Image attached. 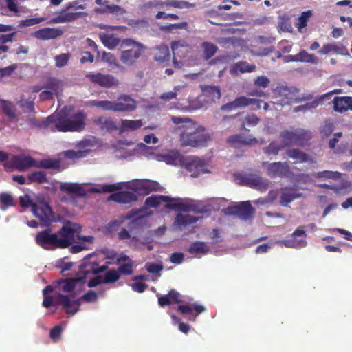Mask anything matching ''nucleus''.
Listing matches in <instances>:
<instances>
[{
	"label": "nucleus",
	"mask_w": 352,
	"mask_h": 352,
	"mask_svg": "<svg viewBox=\"0 0 352 352\" xmlns=\"http://www.w3.org/2000/svg\"><path fill=\"white\" fill-rule=\"evenodd\" d=\"M87 114L83 111L67 115L63 112L48 116L45 120L38 122L40 128H50L51 131L60 132H80L85 128Z\"/></svg>",
	"instance_id": "1"
},
{
	"label": "nucleus",
	"mask_w": 352,
	"mask_h": 352,
	"mask_svg": "<svg viewBox=\"0 0 352 352\" xmlns=\"http://www.w3.org/2000/svg\"><path fill=\"white\" fill-rule=\"evenodd\" d=\"M109 264H111V261H107V264L103 265H99L96 262H84L80 265L76 277L62 280L59 285L64 292L70 293L74 291L78 282L85 281L90 275L105 272Z\"/></svg>",
	"instance_id": "2"
},
{
	"label": "nucleus",
	"mask_w": 352,
	"mask_h": 352,
	"mask_svg": "<svg viewBox=\"0 0 352 352\" xmlns=\"http://www.w3.org/2000/svg\"><path fill=\"white\" fill-rule=\"evenodd\" d=\"M89 104L104 111L114 112H131L137 108L135 100L125 94L120 95L115 101L94 100L89 101Z\"/></svg>",
	"instance_id": "3"
},
{
	"label": "nucleus",
	"mask_w": 352,
	"mask_h": 352,
	"mask_svg": "<svg viewBox=\"0 0 352 352\" xmlns=\"http://www.w3.org/2000/svg\"><path fill=\"white\" fill-rule=\"evenodd\" d=\"M182 128L179 138L182 146H204L210 140L209 135L203 133L204 129L199 130L194 122L182 126Z\"/></svg>",
	"instance_id": "4"
},
{
	"label": "nucleus",
	"mask_w": 352,
	"mask_h": 352,
	"mask_svg": "<svg viewBox=\"0 0 352 352\" xmlns=\"http://www.w3.org/2000/svg\"><path fill=\"white\" fill-rule=\"evenodd\" d=\"M42 305L46 308L51 306L60 305L67 314L73 316L79 311L81 302L80 299L72 300L69 296L57 293L55 297L45 298Z\"/></svg>",
	"instance_id": "5"
},
{
	"label": "nucleus",
	"mask_w": 352,
	"mask_h": 352,
	"mask_svg": "<svg viewBox=\"0 0 352 352\" xmlns=\"http://www.w3.org/2000/svg\"><path fill=\"white\" fill-rule=\"evenodd\" d=\"M121 47V62L126 65H132L140 56L144 46L140 43L127 38L122 41Z\"/></svg>",
	"instance_id": "6"
},
{
	"label": "nucleus",
	"mask_w": 352,
	"mask_h": 352,
	"mask_svg": "<svg viewBox=\"0 0 352 352\" xmlns=\"http://www.w3.org/2000/svg\"><path fill=\"white\" fill-rule=\"evenodd\" d=\"M32 212L35 217L39 219L43 227H47L52 222H56L59 219L56 217L49 203L44 199L36 200L32 205Z\"/></svg>",
	"instance_id": "7"
},
{
	"label": "nucleus",
	"mask_w": 352,
	"mask_h": 352,
	"mask_svg": "<svg viewBox=\"0 0 352 352\" xmlns=\"http://www.w3.org/2000/svg\"><path fill=\"white\" fill-rule=\"evenodd\" d=\"M280 138L285 146L293 145L304 146L311 140V133L303 129H297L294 131L285 130L280 132Z\"/></svg>",
	"instance_id": "8"
},
{
	"label": "nucleus",
	"mask_w": 352,
	"mask_h": 352,
	"mask_svg": "<svg viewBox=\"0 0 352 352\" xmlns=\"http://www.w3.org/2000/svg\"><path fill=\"white\" fill-rule=\"evenodd\" d=\"M70 9H85V6L80 3L78 1H74L72 2L68 3L65 6V10H61L58 14L52 18L50 23H64L68 22H72L78 19L82 16H86L87 14L85 12H67V10Z\"/></svg>",
	"instance_id": "9"
},
{
	"label": "nucleus",
	"mask_w": 352,
	"mask_h": 352,
	"mask_svg": "<svg viewBox=\"0 0 352 352\" xmlns=\"http://www.w3.org/2000/svg\"><path fill=\"white\" fill-rule=\"evenodd\" d=\"M279 102L282 105L307 101L313 98L312 94H307L302 97L298 96V89L294 87L280 86L277 87Z\"/></svg>",
	"instance_id": "10"
},
{
	"label": "nucleus",
	"mask_w": 352,
	"mask_h": 352,
	"mask_svg": "<svg viewBox=\"0 0 352 352\" xmlns=\"http://www.w3.org/2000/svg\"><path fill=\"white\" fill-rule=\"evenodd\" d=\"M36 243L46 250H54L60 248L58 234L52 232L51 228H47L38 232L35 236Z\"/></svg>",
	"instance_id": "11"
},
{
	"label": "nucleus",
	"mask_w": 352,
	"mask_h": 352,
	"mask_svg": "<svg viewBox=\"0 0 352 352\" xmlns=\"http://www.w3.org/2000/svg\"><path fill=\"white\" fill-rule=\"evenodd\" d=\"M180 161L182 166L190 173L192 177H197L201 174L208 172L206 163L197 157H184Z\"/></svg>",
	"instance_id": "12"
},
{
	"label": "nucleus",
	"mask_w": 352,
	"mask_h": 352,
	"mask_svg": "<svg viewBox=\"0 0 352 352\" xmlns=\"http://www.w3.org/2000/svg\"><path fill=\"white\" fill-rule=\"evenodd\" d=\"M80 228L79 225L70 221H67V223L63 226L57 233L58 234L60 248H68L72 244L75 234Z\"/></svg>",
	"instance_id": "13"
},
{
	"label": "nucleus",
	"mask_w": 352,
	"mask_h": 352,
	"mask_svg": "<svg viewBox=\"0 0 352 352\" xmlns=\"http://www.w3.org/2000/svg\"><path fill=\"white\" fill-rule=\"evenodd\" d=\"M254 211L250 201H242L237 205L228 206L223 210L226 214L235 215L243 220L252 218Z\"/></svg>",
	"instance_id": "14"
},
{
	"label": "nucleus",
	"mask_w": 352,
	"mask_h": 352,
	"mask_svg": "<svg viewBox=\"0 0 352 352\" xmlns=\"http://www.w3.org/2000/svg\"><path fill=\"white\" fill-rule=\"evenodd\" d=\"M267 173L271 178L277 177L292 178L294 175L289 164L281 162L270 163L267 168Z\"/></svg>",
	"instance_id": "15"
},
{
	"label": "nucleus",
	"mask_w": 352,
	"mask_h": 352,
	"mask_svg": "<svg viewBox=\"0 0 352 352\" xmlns=\"http://www.w3.org/2000/svg\"><path fill=\"white\" fill-rule=\"evenodd\" d=\"M303 228L304 226H299L296 228L289 237L283 241L284 245L287 248H301L307 246V234Z\"/></svg>",
	"instance_id": "16"
},
{
	"label": "nucleus",
	"mask_w": 352,
	"mask_h": 352,
	"mask_svg": "<svg viewBox=\"0 0 352 352\" xmlns=\"http://www.w3.org/2000/svg\"><path fill=\"white\" fill-rule=\"evenodd\" d=\"M85 76L92 83L102 87L109 88L117 86L119 84L118 80L109 74H104L100 72L89 73Z\"/></svg>",
	"instance_id": "17"
},
{
	"label": "nucleus",
	"mask_w": 352,
	"mask_h": 352,
	"mask_svg": "<svg viewBox=\"0 0 352 352\" xmlns=\"http://www.w3.org/2000/svg\"><path fill=\"white\" fill-rule=\"evenodd\" d=\"M242 184L251 188L264 192L270 187V182L256 174L245 175L242 177Z\"/></svg>",
	"instance_id": "18"
},
{
	"label": "nucleus",
	"mask_w": 352,
	"mask_h": 352,
	"mask_svg": "<svg viewBox=\"0 0 352 352\" xmlns=\"http://www.w3.org/2000/svg\"><path fill=\"white\" fill-rule=\"evenodd\" d=\"M64 31L60 28H43L33 34L34 36L39 40L55 39L60 37Z\"/></svg>",
	"instance_id": "19"
},
{
	"label": "nucleus",
	"mask_w": 352,
	"mask_h": 352,
	"mask_svg": "<svg viewBox=\"0 0 352 352\" xmlns=\"http://www.w3.org/2000/svg\"><path fill=\"white\" fill-rule=\"evenodd\" d=\"M35 166V160L30 156L23 155H14L12 158L11 167L19 171H24L30 167Z\"/></svg>",
	"instance_id": "20"
},
{
	"label": "nucleus",
	"mask_w": 352,
	"mask_h": 352,
	"mask_svg": "<svg viewBox=\"0 0 352 352\" xmlns=\"http://www.w3.org/2000/svg\"><path fill=\"white\" fill-rule=\"evenodd\" d=\"M108 199L119 204H127L137 201L138 196L134 192L123 190L111 194Z\"/></svg>",
	"instance_id": "21"
},
{
	"label": "nucleus",
	"mask_w": 352,
	"mask_h": 352,
	"mask_svg": "<svg viewBox=\"0 0 352 352\" xmlns=\"http://www.w3.org/2000/svg\"><path fill=\"white\" fill-rule=\"evenodd\" d=\"M93 124L98 126L100 130L104 133H111L117 130L116 123L108 116H100L93 120Z\"/></svg>",
	"instance_id": "22"
},
{
	"label": "nucleus",
	"mask_w": 352,
	"mask_h": 352,
	"mask_svg": "<svg viewBox=\"0 0 352 352\" xmlns=\"http://www.w3.org/2000/svg\"><path fill=\"white\" fill-rule=\"evenodd\" d=\"M60 190L74 195L78 197H84L87 195L86 190L82 187V184L78 183H61L60 185Z\"/></svg>",
	"instance_id": "23"
},
{
	"label": "nucleus",
	"mask_w": 352,
	"mask_h": 352,
	"mask_svg": "<svg viewBox=\"0 0 352 352\" xmlns=\"http://www.w3.org/2000/svg\"><path fill=\"white\" fill-rule=\"evenodd\" d=\"M60 190L74 195L78 197H84L87 195L86 190L82 187V184L78 183H61L60 185Z\"/></svg>",
	"instance_id": "24"
},
{
	"label": "nucleus",
	"mask_w": 352,
	"mask_h": 352,
	"mask_svg": "<svg viewBox=\"0 0 352 352\" xmlns=\"http://www.w3.org/2000/svg\"><path fill=\"white\" fill-rule=\"evenodd\" d=\"M333 110L340 113L352 110V97L336 96L333 100Z\"/></svg>",
	"instance_id": "25"
},
{
	"label": "nucleus",
	"mask_w": 352,
	"mask_h": 352,
	"mask_svg": "<svg viewBox=\"0 0 352 352\" xmlns=\"http://www.w3.org/2000/svg\"><path fill=\"white\" fill-rule=\"evenodd\" d=\"M228 142L232 145L241 144V145H255L258 143V140L249 135H245L243 134H236L231 135L228 139Z\"/></svg>",
	"instance_id": "26"
},
{
	"label": "nucleus",
	"mask_w": 352,
	"mask_h": 352,
	"mask_svg": "<svg viewBox=\"0 0 352 352\" xmlns=\"http://www.w3.org/2000/svg\"><path fill=\"white\" fill-rule=\"evenodd\" d=\"M320 55H327L329 53L335 54L345 55L347 54V49L343 45L336 43H329L323 45L318 51Z\"/></svg>",
	"instance_id": "27"
},
{
	"label": "nucleus",
	"mask_w": 352,
	"mask_h": 352,
	"mask_svg": "<svg viewBox=\"0 0 352 352\" xmlns=\"http://www.w3.org/2000/svg\"><path fill=\"white\" fill-rule=\"evenodd\" d=\"M201 88L203 96L208 98V102H214L221 98V90L218 86L201 85Z\"/></svg>",
	"instance_id": "28"
},
{
	"label": "nucleus",
	"mask_w": 352,
	"mask_h": 352,
	"mask_svg": "<svg viewBox=\"0 0 352 352\" xmlns=\"http://www.w3.org/2000/svg\"><path fill=\"white\" fill-rule=\"evenodd\" d=\"M209 251V246L204 241H195L192 243L188 248V252L190 254L199 258L202 255L208 254Z\"/></svg>",
	"instance_id": "29"
},
{
	"label": "nucleus",
	"mask_w": 352,
	"mask_h": 352,
	"mask_svg": "<svg viewBox=\"0 0 352 352\" xmlns=\"http://www.w3.org/2000/svg\"><path fill=\"white\" fill-rule=\"evenodd\" d=\"M286 154L289 158L294 160V164H302L309 161L314 162V160L310 159L307 153L298 148L288 149Z\"/></svg>",
	"instance_id": "30"
},
{
	"label": "nucleus",
	"mask_w": 352,
	"mask_h": 352,
	"mask_svg": "<svg viewBox=\"0 0 352 352\" xmlns=\"http://www.w3.org/2000/svg\"><path fill=\"white\" fill-rule=\"evenodd\" d=\"M302 197V193L296 192L292 188L286 187L283 189V192L280 196V204L287 206L289 203L293 201L294 199Z\"/></svg>",
	"instance_id": "31"
},
{
	"label": "nucleus",
	"mask_w": 352,
	"mask_h": 352,
	"mask_svg": "<svg viewBox=\"0 0 352 352\" xmlns=\"http://www.w3.org/2000/svg\"><path fill=\"white\" fill-rule=\"evenodd\" d=\"M174 200H176V199H173L168 196L152 195L146 199L145 204L151 208H157L162 202L169 204V202Z\"/></svg>",
	"instance_id": "32"
},
{
	"label": "nucleus",
	"mask_w": 352,
	"mask_h": 352,
	"mask_svg": "<svg viewBox=\"0 0 352 352\" xmlns=\"http://www.w3.org/2000/svg\"><path fill=\"white\" fill-rule=\"evenodd\" d=\"M235 107L236 108H243L250 105H256V109H261V102L262 100L249 98L246 96H242L236 98L234 100Z\"/></svg>",
	"instance_id": "33"
},
{
	"label": "nucleus",
	"mask_w": 352,
	"mask_h": 352,
	"mask_svg": "<svg viewBox=\"0 0 352 352\" xmlns=\"http://www.w3.org/2000/svg\"><path fill=\"white\" fill-rule=\"evenodd\" d=\"M100 39L103 45L109 49H114L120 44V38L115 34L101 33L99 35Z\"/></svg>",
	"instance_id": "34"
},
{
	"label": "nucleus",
	"mask_w": 352,
	"mask_h": 352,
	"mask_svg": "<svg viewBox=\"0 0 352 352\" xmlns=\"http://www.w3.org/2000/svg\"><path fill=\"white\" fill-rule=\"evenodd\" d=\"M196 311L197 314H200L205 311V307L201 305L193 304L190 305H179L177 307V311L182 315L190 314L192 311Z\"/></svg>",
	"instance_id": "35"
},
{
	"label": "nucleus",
	"mask_w": 352,
	"mask_h": 352,
	"mask_svg": "<svg viewBox=\"0 0 352 352\" xmlns=\"http://www.w3.org/2000/svg\"><path fill=\"white\" fill-rule=\"evenodd\" d=\"M170 51L169 48L166 45H161L156 47V52L155 53V60L164 63L168 61L170 59Z\"/></svg>",
	"instance_id": "36"
},
{
	"label": "nucleus",
	"mask_w": 352,
	"mask_h": 352,
	"mask_svg": "<svg viewBox=\"0 0 352 352\" xmlns=\"http://www.w3.org/2000/svg\"><path fill=\"white\" fill-rule=\"evenodd\" d=\"M143 124L141 120H122L120 131L122 132L135 131L142 126Z\"/></svg>",
	"instance_id": "37"
},
{
	"label": "nucleus",
	"mask_w": 352,
	"mask_h": 352,
	"mask_svg": "<svg viewBox=\"0 0 352 352\" xmlns=\"http://www.w3.org/2000/svg\"><path fill=\"white\" fill-rule=\"evenodd\" d=\"M48 182L47 175L43 171H34L28 176L27 184L32 183L43 184Z\"/></svg>",
	"instance_id": "38"
},
{
	"label": "nucleus",
	"mask_w": 352,
	"mask_h": 352,
	"mask_svg": "<svg viewBox=\"0 0 352 352\" xmlns=\"http://www.w3.org/2000/svg\"><path fill=\"white\" fill-rule=\"evenodd\" d=\"M38 168L45 169H56L58 171L60 170V159H44L41 160L39 162Z\"/></svg>",
	"instance_id": "39"
},
{
	"label": "nucleus",
	"mask_w": 352,
	"mask_h": 352,
	"mask_svg": "<svg viewBox=\"0 0 352 352\" xmlns=\"http://www.w3.org/2000/svg\"><path fill=\"white\" fill-rule=\"evenodd\" d=\"M198 218L190 214H177L175 217V223L179 226H186L196 223Z\"/></svg>",
	"instance_id": "40"
},
{
	"label": "nucleus",
	"mask_w": 352,
	"mask_h": 352,
	"mask_svg": "<svg viewBox=\"0 0 352 352\" xmlns=\"http://www.w3.org/2000/svg\"><path fill=\"white\" fill-rule=\"evenodd\" d=\"M298 62L318 64L319 58L314 54H309L305 50H301L298 54Z\"/></svg>",
	"instance_id": "41"
},
{
	"label": "nucleus",
	"mask_w": 352,
	"mask_h": 352,
	"mask_svg": "<svg viewBox=\"0 0 352 352\" xmlns=\"http://www.w3.org/2000/svg\"><path fill=\"white\" fill-rule=\"evenodd\" d=\"M256 65L253 64H249L245 61H239L235 63L232 67V70L235 73H245V72H252L255 70Z\"/></svg>",
	"instance_id": "42"
},
{
	"label": "nucleus",
	"mask_w": 352,
	"mask_h": 352,
	"mask_svg": "<svg viewBox=\"0 0 352 352\" xmlns=\"http://www.w3.org/2000/svg\"><path fill=\"white\" fill-rule=\"evenodd\" d=\"M122 183L103 184L99 188H93L92 192L98 193L113 192L122 188Z\"/></svg>",
	"instance_id": "43"
},
{
	"label": "nucleus",
	"mask_w": 352,
	"mask_h": 352,
	"mask_svg": "<svg viewBox=\"0 0 352 352\" xmlns=\"http://www.w3.org/2000/svg\"><path fill=\"white\" fill-rule=\"evenodd\" d=\"M201 47L204 50V56L205 60L211 58L217 52L218 47L211 42H203Z\"/></svg>",
	"instance_id": "44"
},
{
	"label": "nucleus",
	"mask_w": 352,
	"mask_h": 352,
	"mask_svg": "<svg viewBox=\"0 0 352 352\" xmlns=\"http://www.w3.org/2000/svg\"><path fill=\"white\" fill-rule=\"evenodd\" d=\"M146 223V219L144 217H138L131 220L127 225V228L130 232L134 230H141Z\"/></svg>",
	"instance_id": "45"
},
{
	"label": "nucleus",
	"mask_w": 352,
	"mask_h": 352,
	"mask_svg": "<svg viewBox=\"0 0 352 352\" xmlns=\"http://www.w3.org/2000/svg\"><path fill=\"white\" fill-rule=\"evenodd\" d=\"M3 112L10 118L16 117V109L13 104L10 102L0 100Z\"/></svg>",
	"instance_id": "46"
},
{
	"label": "nucleus",
	"mask_w": 352,
	"mask_h": 352,
	"mask_svg": "<svg viewBox=\"0 0 352 352\" xmlns=\"http://www.w3.org/2000/svg\"><path fill=\"white\" fill-rule=\"evenodd\" d=\"M120 274L118 270H111L102 276L103 283H113L120 279Z\"/></svg>",
	"instance_id": "47"
},
{
	"label": "nucleus",
	"mask_w": 352,
	"mask_h": 352,
	"mask_svg": "<svg viewBox=\"0 0 352 352\" xmlns=\"http://www.w3.org/2000/svg\"><path fill=\"white\" fill-rule=\"evenodd\" d=\"M14 206L12 196L8 192L0 193V208L6 209L8 207Z\"/></svg>",
	"instance_id": "48"
},
{
	"label": "nucleus",
	"mask_w": 352,
	"mask_h": 352,
	"mask_svg": "<svg viewBox=\"0 0 352 352\" xmlns=\"http://www.w3.org/2000/svg\"><path fill=\"white\" fill-rule=\"evenodd\" d=\"M168 209H175L183 212H189L193 210V206L190 204L184 203H170L166 205Z\"/></svg>",
	"instance_id": "49"
},
{
	"label": "nucleus",
	"mask_w": 352,
	"mask_h": 352,
	"mask_svg": "<svg viewBox=\"0 0 352 352\" xmlns=\"http://www.w3.org/2000/svg\"><path fill=\"white\" fill-rule=\"evenodd\" d=\"M188 23L186 21H183L178 23L170 24L168 25L162 27V30L168 32H172L177 30H186L188 28Z\"/></svg>",
	"instance_id": "50"
},
{
	"label": "nucleus",
	"mask_w": 352,
	"mask_h": 352,
	"mask_svg": "<svg viewBox=\"0 0 352 352\" xmlns=\"http://www.w3.org/2000/svg\"><path fill=\"white\" fill-rule=\"evenodd\" d=\"M260 122V118L255 114H250L245 116L243 122V129H244L246 131H250L249 129L244 127L245 124H247L249 126H256Z\"/></svg>",
	"instance_id": "51"
},
{
	"label": "nucleus",
	"mask_w": 352,
	"mask_h": 352,
	"mask_svg": "<svg viewBox=\"0 0 352 352\" xmlns=\"http://www.w3.org/2000/svg\"><path fill=\"white\" fill-rule=\"evenodd\" d=\"M311 15L312 12L311 10L305 11L301 13L298 22V28L300 31L307 25L308 20Z\"/></svg>",
	"instance_id": "52"
},
{
	"label": "nucleus",
	"mask_w": 352,
	"mask_h": 352,
	"mask_svg": "<svg viewBox=\"0 0 352 352\" xmlns=\"http://www.w3.org/2000/svg\"><path fill=\"white\" fill-rule=\"evenodd\" d=\"M70 56L71 55L69 53L60 54L56 56L54 58L56 66L59 68L65 66L67 64Z\"/></svg>",
	"instance_id": "53"
},
{
	"label": "nucleus",
	"mask_w": 352,
	"mask_h": 352,
	"mask_svg": "<svg viewBox=\"0 0 352 352\" xmlns=\"http://www.w3.org/2000/svg\"><path fill=\"white\" fill-rule=\"evenodd\" d=\"M133 265H134L133 262L122 264L118 268V272H119L120 274H122V275H125V276L131 275L133 273Z\"/></svg>",
	"instance_id": "54"
},
{
	"label": "nucleus",
	"mask_w": 352,
	"mask_h": 352,
	"mask_svg": "<svg viewBox=\"0 0 352 352\" xmlns=\"http://www.w3.org/2000/svg\"><path fill=\"white\" fill-rule=\"evenodd\" d=\"M100 252L104 256V259L109 261H116L118 253L115 250L104 248H102Z\"/></svg>",
	"instance_id": "55"
},
{
	"label": "nucleus",
	"mask_w": 352,
	"mask_h": 352,
	"mask_svg": "<svg viewBox=\"0 0 352 352\" xmlns=\"http://www.w3.org/2000/svg\"><path fill=\"white\" fill-rule=\"evenodd\" d=\"M280 146L275 142H272L268 146L263 148V152L267 155H274L278 154Z\"/></svg>",
	"instance_id": "56"
},
{
	"label": "nucleus",
	"mask_w": 352,
	"mask_h": 352,
	"mask_svg": "<svg viewBox=\"0 0 352 352\" xmlns=\"http://www.w3.org/2000/svg\"><path fill=\"white\" fill-rule=\"evenodd\" d=\"M254 84L256 87L266 88L269 87L270 80L265 76H259L254 80Z\"/></svg>",
	"instance_id": "57"
},
{
	"label": "nucleus",
	"mask_w": 352,
	"mask_h": 352,
	"mask_svg": "<svg viewBox=\"0 0 352 352\" xmlns=\"http://www.w3.org/2000/svg\"><path fill=\"white\" fill-rule=\"evenodd\" d=\"M340 173L338 172L323 170L317 173L316 176L318 178L336 179L338 177Z\"/></svg>",
	"instance_id": "58"
},
{
	"label": "nucleus",
	"mask_w": 352,
	"mask_h": 352,
	"mask_svg": "<svg viewBox=\"0 0 352 352\" xmlns=\"http://www.w3.org/2000/svg\"><path fill=\"white\" fill-rule=\"evenodd\" d=\"M333 131V125L330 122H326L321 127L320 134L323 138L329 136Z\"/></svg>",
	"instance_id": "59"
},
{
	"label": "nucleus",
	"mask_w": 352,
	"mask_h": 352,
	"mask_svg": "<svg viewBox=\"0 0 352 352\" xmlns=\"http://www.w3.org/2000/svg\"><path fill=\"white\" fill-rule=\"evenodd\" d=\"M184 158V156L180 155L178 153H173L166 156V160L168 164H177L179 163L181 164V160Z\"/></svg>",
	"instance_id": "60"
},
{
	"label": "nucleus",
	"mask_w": 352,
	"mask_h": 352,
	"mask_svg": "<svg viewBox=\"0 0 352 352\" xmlns=\"http://www.w3.org/2000/svg\"><path fill=\"white\" fill-rule=\"evenodd\" d=\"M324 99V96H320V97L314 100L312 102L306 103L304 104L305 111L316 108L319 104H322Z\"/></svg>",
	"instance_id": "61"
},
{
	"label": "nucleus",
	"mask_w": 352,
	"mask_h": 352,
	"mask_svg": "<svg viewBox=\"0 0 352 352\" xmlns=\"http://www.w3.org/2000/svg\"><path fill=\"white\" fill-rule=\"evenodd\" d=\"M34 204L30 197L28 195L19 197V204L22 208H29L30 206L32 208Z\"/></svg>",
	"instance_id": "62"
},
{
	"label": "nucleus",
	"mask_w": 352,
	"mask_h": 352,
	"mask_svg": "<svg viewBox=\"0 0 352 352\" xmlns=\"http://www.w3.org/2000/svg\"><path fill=\"white\" fill-rule=\"evenodd\" d=\"M80 300H83L86 302H96L98 299V294L96 292L92 291V290H90L89 292H87V293H85L82 297L81 298H80Z\"/></svg>",
	"instance_id": "63"
},
{
	"label": "nucleus",
	"mask_w": 352,
	"mask_h": 352,
	"mask_svg": "<svg viewBox=\"0 0 352 352\" xmlns=\"http://www.w3.org/2000/svg\"><path fill=\"white\" fill-rule=\"evenodd\" d=\"M42 21H43L42 18H41V19H39V18H30V19H25V20H21L20 21V25L21 26H25V27L32 26L34 25H36V24L40 23Z\"/></svg>",
	"instance_id": "64"
}]
</instances>
